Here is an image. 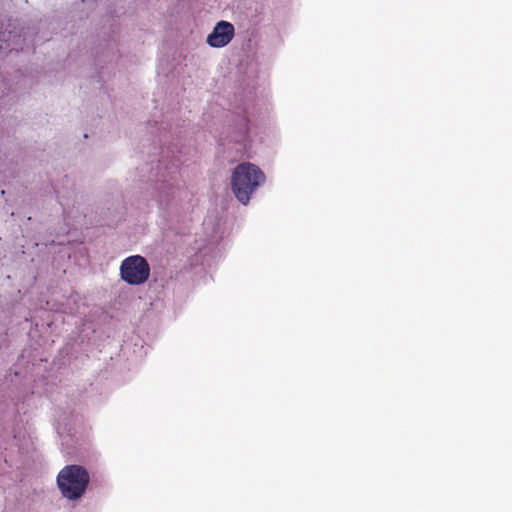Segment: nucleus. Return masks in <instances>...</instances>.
<instances>
[{"mask_svg":"<svg viewBox=\"0 0 512 512\" xmlns=\"http://www.w3.org/2000/svg\"><path fill=\"white\" fill-rule=\"evenodd\" d=\"M264 181L265 175L256 165L242 163L234 169L231 185L236 198L247 204L251 194Z\"/></svg>","mask_w":512,"mask_h":512,"instance_id":"obj_1","label":"nucleus"},{"mask_svg":"<svg viewBox=\"0 0 512 512\" xmlns=\"http://www.w3.org/2000/svg\"><path fill=\"white\" fill-rule=\"evenodd\" d=\"M89 482L90 475L81 465H67L57 475V485L62 496L72 501L84 495Z\"/></svg>","mask_w":512,"mask_h":512,"instance_id":"obj_2","label":"nucleus"},{"mask_svg":"<svg viewBox=\"0 0 512 512\" xmlns=\"http://www.w3.org/2000/svg\"><path fill=\"white\" fill-rule=\"evenodd\" d=\"M120 276L129 285H141L149 279V263L140 255L129 256L121 263Z\"/></svg>","mask_w":512,"mask_h":512,"instance_id":"obj_3","label":"nucleus"},{"mask_svg":"<svg viewBox=\"0 0 512 512\" xmlns=\"http://www.w3.org/2000/svg\"><path fill=\"white\" fill-rule=\"evenodd\" d=\"M235 33L234 26L227 21L218 22L208 35L206 42L214 48H221L230 43Z\"/></svg>","mask_w":512,"mask_h":512,"instance_id":"obj_4","label":"nucleus"}]
</instances>
